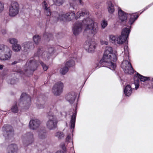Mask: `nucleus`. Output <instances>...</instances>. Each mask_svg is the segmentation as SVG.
<instances>
[{
	"label": "nucleus",
	"instance_id": "30",
	"mask_svg": "<svg viewBox=\"0 0 153 153\" xmlns=\"http://www.w3.org/2000/svg\"><path fill=\"white\" fill-rule=\"evenodd\" d=\"M117 36H115L113 35H111L109 36L110 40L112 43H117Z\"/></svg>",
	"mask_w": 153,
	"mask_h": 153
},
{
	"label": "nucleus",
	"instance_id": "58",
	"mask_svg": "<svg viewBox=\"0 0 153 153\" xmlns=\"http://www.w3.org/2000/svg\"><path fill=\"white\" fill-rule=\"evenodd\" d=\"M152 88H153V86H152Z\"/></svg>",
	"mask_w": 153,
	"mask_h": 153
},
{
	"label": "nucleus",
	"instance_id": "37",
	"mask_svg": "<svg viewBox=\"0 0 153 153\" xmlns=\"http://www.w3.org/2000/svg\"><path fill=\"white\" fill-rule=\"evenodd\" d=\"M56 136L59 139H60L64 137V134L63 132L59 131L56 133Z\"/></svg>",
	"mask_w": 153,
	"mask_h": 153
},
{
	"label": "nucleus",
	"instance_id": "25",
	"mask_svg": "<svg viewBox=\"0 0 153 153\" xmlns=\"http://www.w3.org/2000/svg\"><path fill=\"white\" fill-rule=\"evenodd\" d=\"M12 48L13 51L16 52H18L20 51L21 49V46L20 45L18 44V43L12 45Z\"/></svg>",
	"mask_w": 153,
	"mask_h": 153
},
{
	"label": "nucleus",
	"instance_id": "12",
	"mask_svg": "<svg viewBox=\"0 0 153 153\" xmlns=\"http://www.w3.org/2000/svg\"><path fill=\"white\" fill-rule=\"evenodd\" d=\"M63 86L62 83L61 82H58L54 85L53 88V93L56 96L60 95L62 92Z\"/></svg>",
	"mask_w": 153,
	"mask_h": 153
},
{
	"label": "nucleus",
	"instance_id": "41",
	"mask_svg": "<svg viewBox=\"0 0 153 153\" xmlns=\"http://www.w3.org/2000/svg\"><path fill=\"white\" fill-rule=\"evenodd\" d=\"M88 14V12H82L81 13H79V17H78V16H76L75 17V18L76 19H77L78 18H79V17H81V16H84L85 15H87Z\"/></svg>",
	"mask_w": 153,
	"mask_h": 153
},
{
	"label": "nucleus",
	"instance_id": "40",
	"mask_svg": "<svg viewBox=\"0 0 153 153\" xmlns=\"http://www.w3.org/2000/svg\"><path fill=\"white\" fill-rule=\"evenodd\" d=\"M45 13L47 16H49L51 15V12L49 8L45 10Z\"/></svg>",
	"mask_w": 153,
	"mask_h": 153
},
{
	"label": "nucleus",
	"instance_id": "45",
	"mask_svg": "<svg viewBox=\"0 0 153 153\" xmlns=\"http://www.w3.org/2000/svg\"><path fill=\"white\" fill-rule=\"evenodd\" d=\"M136 78H137V79L136 80H135V78L134 77V78L135 79V84L139 85V83L140 82L139 80V79L138 78V77H136Z\"/></svg>",
	"mask_w": 153,
	"mask_h": 153
},
{
	"label": "nucleus",
	"instance_id": "19",
	"mask_svg": "<svg viewBox=\"0 0 153 153\" xmlns=\"http://www.w3.org/2000/svg\"><path fill=\"white\" fill-rule=\"evenodd\" d=\"M118 15L120 19L121 22H124L127 20V16L126 13L121 10H119Z\"/></svg>",
	"mask_w": 153,
	"mask_h": 153
},
{
	"label": "nucleus",
	"instance_id": "4",
	"mask_svg": "<svg viewBox=\"0 0 153 153\" xmlns=\"http://www.w3.org/2000/svg\"><path fill=\"white\" fill-rule=\"evenodd\" d=\"M54 16L57 20H60L64 22H69L73 19L75 14L73 12L68 13L66 14H59L57 12L53 13Z\"/></svg>",
	"mask_w": 153,
	"mask_h": 153
},
{
	"label": "nucleus",
	"instance_id": "33",
	"mask_svg": "<svg viewBox=\"0 0 153 153\" xmlns=\"http://www.w3.org/2000/svg\"><path fill=\"white\" fill-rule=\"evenodd\" d=\"M43 36L45 39H49V40L51 39L52 38V35L50 33L45 32L43 34Z\"/></svg>",
	"mask_w": 153,
	"mask_h": 153
},
{
	"label": "nucleus",
	"instance_id": "26",
	"mask_svg": "<svg viewBox=\"0 0 153 153\" xmlns=\"http://www.w3.org/2000/svg\"><path fill=\"white\" fill-rule=\"evenodd\" d=\"M137 76L138 78L140 80L141 82H144L145 81L150 79L149 77H147L143 76L138 73H137Z\"/></svg>",
	"mask_w": 153,
	"mask_h": 153
},
{
	"label": "nucleus",
	"instance_id": "53",
	"mask_svg": "<svg viewBox=\"0 0 153 153\" xmlns=\"http://www.w3.org/2000/svg\"><path fill=\"white\" fill-rule=\"evenodd\" d=\"M17 63H18V62L17 61H14V62H13L11 64L12 65H15V64H17Z\"/></svg>",
	"mask_w": 153,
	"mask_h": 153
},
{
	"label": "nucleus",
	"instance_id": "43",
	"mask_svg": "<svg viewBox=\"0 0 153 153\" xmlns=\"http://www.w3.org/2000/svg\"><path fill=\"white\" fill-rule=\"evenodd\" d=\"M107 22L105 21H103V22L101 23V26L103 28L105 27L107 25Z\"/></svg>",
	"mask_w": 153,
	"mask_h": 153
},
{
	"label": "nucleus",
	"instance_id": "34",
	"mask_svg": "<svg viewBox=\"0 0 153 153\" xmlns=\"http://www.w3.org/2000/svg\"><path fill=\"white\" fill-rule=\"evenodd\" d=\"M8 41L11 44H12V45L18 43L17 40L14 38H10L9 39Z\"/></svg>",
	"mask_w": 153,
	"mask_h": 153
},
{
	"label": "nucleus",
	"instance_id": "22",
	"mask_svg": "<svg viewBox=\"0 0 153 153\" xmlns=\"http://www.w3.org/2000/svg\"><path fill=\"white\" fill-rule=\"evenodd\" d=\"M76 114L77 112L75 111L74 113H73L71 117L70 122L71 124L70 127L71 128H74Z\"/></svg>",
	"mask_w": 153,
	"mask_h": 153
},
{
	"label": "nucleus",
	"instance_id": "23",
	"mask_svg": "<svg viewBox=\"0 0 153 153\" xmlns=\"http://www.w3.org/2000/svg\"><path fill=\"white\" fill-rule=\"evenodd\" d=\"M132 88L129 85H127L124 90V92L125 95L127 96H130L132 93Z\"/></svg>",
	"mask_w": 153,
	"mask_h": 153
},
{
	"label": "nucleus",
	"instance_id": "18",
	"mask_svg": "<svg viewBox=\"0 0 153 153\" xmlns=\"http://www.w3.org/2000/svg\"><path fill=\"white\" fill-rule=\"evenodd\" d=\"M22 46L24 48V51L25 52L27 51L30 49H32L34 48L33 43L30 42H25L23 43Z\"/></svg>",
	"mask_w": 153,
	"mask_h": 153
},
{
	"label": "nucleus",
	"instance_id": "47",
	"mask_svg": "<svg viewBox=\"0 0 153 153\" xmlns=\"http://www.w3.org/2000/svg\"><path fill=\"white\" fill-rule=\"evenodd\" d=\"M37 107L38 108L41 109L44 108V105L43 104H38L37 105Z\"/></svg>",
	"mask_w": 153,
	"mask_h": 153
},
{
	"label": "nucleus",
	"instance_id": "52",
	"mask_svg": "<svg viewBox=\"0 0 153 153\" xmlns=\"http://www.w3.org/2000/svg\"><path fill=\"white\" fill-rule=\"evenodd\" d=\"M135 88L136 90H137L138 88L139 85H137V84H135Z\"/></svg>",
	"mask_w": 153,
	"mask_h": 153
},
{
	"label": "nucleus",
	"instance_id": "56",
	"mask_svg": "<svg viewBox=\"0 0 153 153\" xmlns=\"http://www.w3.org/2000/svg\"><path fill=\"white\" fill-rule=\"evenodd\" d=\"M81 0H80V3H81Z\"/></svg>",
	"mask_w": 153,
	"mask_h": 153
},
{
	"label": "nucleus",
	"instance_id": "54",
	"mask_svg": "<svg viewBox=\"0 0 153 153\" xmlns=\"http://www.w3.org/2000/svg\"><path fill=\"white\" fill-rule=\"evenodd\" d=\"M149 6H147L145 8H144V10H146L149 7Z\"/></svg>",
	"mask_w": 153,
	"mask_h": 153
},
{
	"label": "nucleus",
	"instance_id": "36",
	"mask_svg": "<svg viewBox=\"0 0 153 153\" xmlns=\"http://www.w3.org/2000/svg\"><path fill=\"white\" fill-rule=\"evenodd\" d=\"M11 110L13 112L15 113L17 112L18 109L17 105L16 104L12 106L11 108Z\"/></svg>",
	"mask_w": 153,
	"mask_h": 153
},
{
	"label": "nucleus",
	"instance_id": "38",
	"mask_svg": "<svg viewBox=\"0 0 153 153\" xmlns=\"http://www.w3.org/2000/svg\"><path fill=\"white\" fill-rule=\"evenodd\" d=\"M56 4L58 6L62 4L65 1V0H53Z\"/></svg>",
	"mask_w": 153,
	"mask_h": 153
},
{
	"label": "nucleus",
	"instance_id": "3",
	"mask_svg": "<svg viewBox=\"0 0 153 153\" xmlns=\"http://www.w3.org/2000/svg\"><path fill=\"white\" fill-rule=\"evenodd\" d=\"M90 22L91 21V23L90 24L87 25L85 29L84 32L89 33V34H95L97 33L98 31V24L96 22H95L93 21L89 18H88L85 19H84L82 22L83 24L85 23V22L87 23L88 21Z\"/></svg>",
	"mask_w": 153,
	"mask_h": 153
},
{
	"label": "nucleus",
	"instance_id": "51",
	"mask_svg": "<svg viewBox=\"0 0 153 153\" xmlns=\"http://www.w3.org/2000/svg\"><path fill=\"white\" fill-rule=\"evenodd\" d=\"M4 67V65H0V69L2 70L3 69Z\"/></svg>",
	"mask_w": 153,
	"mask_h": 153
},
{
	"label": "nucleus",
	"instance_id": "48",
	"mask_svg": "<svg viewBox=\"0 0 153 153\" xmlns=\"http://www.w3.org/2000/svg\"><path fill=\"white\" fill-rule=\"evenodd\" d=\"M66 140L67 141L70 142L71 140V136L69 135L67 136L66 138Z\"/></svg>",
	"mask_w": 153,
	"mask_h": 153
},
{
	"label": "nucleus",
	"instance_id": "57",
	"mask_svg": "<svg viewBox=\"0 0 153 153\" xmlns=\"http://www.w3.org/2000/svg\"><path fill=\"white\" fill-rule=\"evenodd\" d=\"M126 42H128V41H126Z\"/></svg>",
	"mask_w": 153,
	"mask_h": 153
},
{
	"label": "nucleus",
	"instance_id": "42",
	"mask_svg": "<svg viewBox=\"0 0 153 153\" xmlns=\"http://www.w3.org/2000/svg\"><path fill=\"white\" fill-rule=\"evenodd\" d=\"M42 6L44 8V9L45 10L48 8H49V7H48V4H47L46 1H44L42 3Z\"/></svg>",
	"mask_w": 153,
	"mask_h": 153
},
{
	"label": "nucleus",
	"instance_id": "59",
	"mask_svg": "<svg viewBox=\"0 0 153 153\" xmlns=\"http://www.w3.org/2000/svg\"><path fill=\"white\" fill-rule=\"evenodd\" d=\"M152 80H153V79H152Z\"/></svg>",
	"mask_w": 153,
	"mask_h": 153
},
{
	"label": "nucleus",
	"instance_id": "35",
	"mask_svg": "<svg viewBox=\"0 0 153 153\" xmlns=\"http://www.w3.org/2000/svg\"><path fill=\"white\" fill-rule=\"evenodd\" d=\"M34 42L36 44H37L40 41V37L38 35H35L33 38Z\"/></svg>",
	"mask_w": 153,
	"mask_h": 153
},
{
	"label": "nucleus",
	"instance_id": "14",
	"mask_svg": "<svg viewBox=\"0 0 153 153\" xmlns=\"http://www.w3.org/2000/svg\"><path fill=\"white\" fill-rule=\"evenodd\" d=\"M95 43L93 41H87L84 45V48L89 52H93L95 49Z\"/></svg>",
	"mask_w": 153,
	"mask_h": 153
},
{
	"label": "nucleus",
	"instance_id": "15",
	"mask_svg": "<svg viewBox=\"0 0 153 153\" xmlns=\"http://www.w3.org/2000/svg\"><path fill=\"white\" fill-rule=\"evenodd\" d=\"M12 51L9 48L5 52L0 54V60L5 61L10 59L12 55Z\"/></svg>",
	"mask_w": 153,
	"mask_h": 153
},
{
	"label": "nucleus",
	"instance_id": "55",
	"mask_svg": "<svg viewBox=\"0 0 153 153\" xmlns=\"http://www.w3.org/2000/svg\"><path fill=\"white\" fill-rule=\"evenodd\" d=\"M106 45H107L108 44V42H105L104 43H103Z\"/></svg>",
	"mask_w": 153,
	"mask_h": 153
},
{
	"label": "nucleus",
	"instance_id": "28",
	"mask_svg": "<svg viewBox=\"0 0 153 153\" xmlns=\"http://www.w3.org/2000/svg\"><path fill=\"white\" fill-rule=\"evenodd\" d=\"M9 49L7 46L3 45H0V54L3 53L6 50Z\"/></svg>",
	"mask_w": 153,
	"mask_h": 153
},
{
	"label": "nucleus",
	"instance_id": "46",
	"mask_svg": "<svg viewBox=\"0 0 153 153\" xmlns=\"http://www.w3.org/2000/svg\"><path fill=\"white\" fill-rule=\"evenodd\" d=\"M4 5L0 2V12L2 11L4 9Z\"/></svg>",
	"mask_w": 153,
	"mask_h": 153
},
{
	"label": "nucleus",
	"instance_id": "24",
	"mask_svg": "<svg viewBox=\"0 0 153 153\" xmlns=\"http://www.w3.org/2000/svg\"><path fill=\"white\" fill-rule=\"evenodd\" d=\"M46 131L45 130H40L38 131V136L39 138L44 139L46 137Z\"/></svg>",
	"mask_w": 153,
	"mask_h": 153
},
{
	"label": "nucleus",
	"instance_id": "29",
	"mask_svg": "<svg viewBox=\"0 0 153 153\" xmlns=\"http://www.w3.org/2000/svg\"><path fill=\"white\" fill-rule=\"evenodd\" d=\"M114 10L113 5L111 2H110L108 8V11L109 12L111 13H113L114 11Z\"/></svg>",
	"mask_w": 153,
	"mask_h": 153
},
{
	"label": "nucleus",
	"instance_id": "8",
	"mask_svg": "<svg viewBox=\"0 0 153 153\" xmlns=\"http://www.w3.org/2000/svg\"><path fill=\"white\" fill-rule=\"evenodd\" d=\"M19 4L16 1L11 2L9 9V15L11 16H14L19 13Z\"/></svg>",
	"mask_w": 153,
	"mask_h": 153
},
{
	"label": "nucleus",
	"instance_id": "16",
	"mask_svg": "<svg viewBox=\"0 0 153 153\" xmlns=\"http://www.w3.org/2000/svg\"><path fill=\"white\" fill-rule=\"evenodd\" d=\"M82 24L80 22H77L74 25L73 27V32L75 35H78L81 31Z\"/></svg>",
	"mask_w": 153,
	"mask_h": 153
},
{
	"label": "nucleus",
	"instance_id": "17",
	"mask_svg": "<svg viewBox=\"0 0 153 153\" xmlns=\"http://www.w3.org/2000/svg\"><path fill=\"white\" fill-rule=\"evenodd\" d=\"M76 97L75 93L74 92H71L67 94L65 98L71 104H72L74 103Z\"/></svg>",
	"mask_w": 153,
	"mask_h": 153
},
{
	"label": "nucleus",
	"instance_id": "7",
	"mask_svg": "<svg viewBox=\"0 0 153 153\" xmlns=\"http://www.w3.org/2000/svg\"><path fill=\"white\" fill-rule=\"evenodd\" d=\"M22 139L25 146L32 144L34 140L33 134L31 132H27L22 135Z\"/></svg>",
	"mask_w": 153,
	"mask_h": 153
},
{
	"label": "nucleus",
	"instance_id": "39",
	"mask_svg": "<svg viewBox=\"0 0 153 153\" xmlns=\"http://www.w3.org/2000/svg\"><path fill=\"white\" fill-rule=\"evenodd\" d=\"M39 63L41 65L44 71H46L47 70L48 67L45 64H44L41 61H39Z\"/></svg>",
	"mask_w": 153,
	"mask_h": 153
},
{
	"label": "nucleus",
	"instance_id": "20",
	"mask_svg": "<svg viewBox=\"0 0 153 153\" xmlns=\"http://www.w3.org/2000/svg\"><path fill=\"white\" fill-rule=\"evenodd\" d=\"M17 149V145L13 144L9 145L7 148L8 153H15Z\"/></svg>",
	"mask_w": 153,
	"mask_h": 153
},
{
	"label": "nucleus",
	"instance_id": "9",
	"mask_svg": "<svg viewBox=\"0 0 153 153\" xmlns=\"http://www.w3.org/2000/svg\"><path fill=\"white\" fill-rule=\"evenodd\" d=\"M57 120L55 116H50L46 123L47 128L50 130H54L57 127Z\"/></svg>",
	"mask_w": 153,
	"mask_h": 153
},
{
	"label": "nucleus",
	"instance_id": "21",
	"mask_svg": "<svg viewBox=\"0 0 153 153\" xmlns=\"http://www.w3.org/2000/svg\"><path fill=\"white\" fill-rule=\"evenodd\" d=\"M43 51L42 49L39 48L37 52V55L38 56H42L43 58L45 59L47 58L48 59H49V54L46 51H44L43 52Z\"/></svg>",
	"mask_w": 153,
	"mask_h": 153
},
{
	"label": "nucleus",
	"instance_id": "1",
	"mask_svg": "<svg viewBox=\"0 0 153 153\" xmlns=\"http://www.w3.org/2000/svg\"><path fill=\"white\" fill-rule=\"evenodd\" d=\"M112 48L111 47H107L104 52L102 58L99 62L100 65L98 68L101 66H106L112 70H115L116 67V64L113 62L117 60V55L112 53Z\"/></svg>",
	"mask_w": 153,
	"mask_h": 153
},
{
	"label": "nucleus",
	"instance_id": "31",
	"mask_svg": "<svg viewBox=\"0 0 153 153\" xmlns=\"http://www.w3.org/2000/svg\"><path fill=\"white\" fill-rule=\"evenodd\" d=\"M68 68L66 66L64 67L60 70V73L62 75H65L68 71Z\"/></svg>",
	"mask_w": 153,
	"mask_h": 153
},
{
	"label": "nucleus",
	"instance_id": "10",
	"mask_svg": "<svg viewBox=\"0 0 153 153\" xmlns=\"http://www.w3.org/2000/svg\"><path fill=\"white\" fill-rule=\"evenodd\" d=\"M121 66L125 73L132 74L133 69L131 63L127 60H124L121 65Z\"/></svg>",
	"mask_w": 153,
	"mask_h": 153
},
{
	"label": "nucleus",
	"instance_id": "27",
	"mask_svg": "<svg viewBox=\"0 0 153 153\" xmlns=\"http://www.w3.org/2000/svg\"><path fill=\"white\" fill-rule=\"evenodd\" d=\"M138 16V15H132L129 20L128 24L130 25H132L135 21L137 19Z\"/></svg>",
	"mask_w": 153,
	"mask_h": 153
},
{
	"label": "nucleus",
	"instance_id": "50",
	"mask_svg": "<svg viewBox=\"0 0 153 153\" xmlns=\"http://www.w3.org/2000/svg\"><path fill=\"white\" fill-rule=\"evenodd\" d=\"M56 153H64V152L62 151H57Z\"/></svg>",
	"mask_w": 153,
	"mask_h": 153
},
{
	"label": "nucleus",
	"instance_id": "2",
	"mask_svg": "<svg viewBox=\"0 0 153 153\" xmlns=\"http://www.w3.org/2000/svg\"><path fill=\"white\" fill-rule=\"evenodd\" d=\"M38 62L35 59L28 60L24 67V71L19 70L17 71V73L22 77L28 76L32 74L36 69L38 65Z\"/></svg>",
	"mask_w": 153,
	"mask_h": 153
},
{
	"label": "nucleus",
	"instance_id": "5",
	"mask_svg": "<svg viewBox=\"0 0 153 153\" xmlns=\"http://www.w3.org/2000/svg\"><path fill=\"white\" fill-rule=\"evenodd\" d=\"M20 105L25 109H28L31 103V97L26 93H22L20 98Z\"/></svg>",
	"mask_w": 153,
	"mask_h": 153
},
{
	"label": "nucleus",
	"instance_id": "6",
	"mask_svg": "<svg viewBox=\"0 0 153 153\" xmlns=\"http://www.w3.org/2000/svg\"><path fill=\"white\" fill-rule=\"evenodd\" d=\"M130 32V30L128 28H124L122 31L120 36L117 37V43L122 44L125 42L128 37Z\"/></svg>",
	"mask_w": 153,
	"mask_h": 153
},
{
	"label": "nucleus",
	"instance_id": "49",
	"mask_svg": "<svg viewBox=\"0 0 153 153\" xmlns=\"http://www.w3.org/2000/svg\"><path fill=\"white\" fill-rule=\"evenodd\" d=\"M1 32L2 34L3 35L5 34L6 33V30L4 29L2 30L1 31Z\"/></svg>",
	"mask_w": 153,
	"mask_h": 153
},
{
	"label": "nucleus",
	"instance_id": "13",
	"mask_svg": "<svg viewBox=\"0 0 153 153\" xmlns=\"http://www.w3.org/2000/svg\"><path fill=\"white\" fill-rule=\"evenodd\" d=\"M40 121L37 119H32L29 123L30 128L32 130H36L41 124Z\"/></svg>",
	"mask_w": 153,
	"mask_h": 153
},
{
	"label": "nucleus",
	"instance_id": "32",
	"mask_svg": "<svg viewBox=\"0 0 153 153\" xmlns=\"http://www.w3.org/2000/svg\"><path fill=\"white\" fill-rule=\"evenodd\" d=\"M74 65V62L73 60H70L68 61L66 64V67H71L73 66Z\"/></svg>",
	"mask_w": 153,
	"mask_h": 153
},
{
	"label": "nucleus",
	"instance_id": "11",
	"mask_svg": "<svg viewBox=\"0 0 153 153\" xmlns=\"http://www.w3.org/2000/svg\"><path fill=\"white\" fill-rule=\"evenodd\" d=\"M4 135L6 139H9L14 134V130L12 126L10 125H4L3 127Z\"/></svg>",
	"mask_w": 153,
	"mask_h": 153
},
{
	"label": "nucleus",
	"instance_id": "44",
	"mask_svg": "<svg viewBox=\"0 0 153 153\" xmlns=\"http://www.w3.org/2000/svg\"><path fill=\"white\" fill-rule=\"evenodd\" d=\"M17 81V80H16L13 78L12 79L10 80V84L12 85H13Z\"/></svg>",
	"mask_w": 153,
	"mask_h": 153
}]
</instances>
